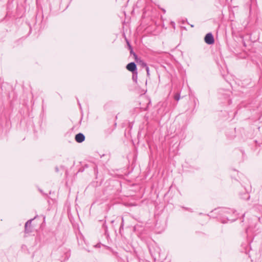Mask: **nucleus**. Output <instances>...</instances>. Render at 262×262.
<instances>
[{"label":"nucleus","mask_w":262,"mask_h":262,"mask_svg":"<svg viewBox=\"0 0 262 262\" xmlns=\"http://www.w3.org/2000/svg\"><path fill=\"white\" fill-rule=\"evenodd\" d=\"M205 42L208 45H212L214 42L213 35L211 33H207L204 38Z\"/></svg>","instance_id":"obj_1"},{"label":"nucleus","mask_w":262,"mask_h":262,"mask_svg":"<svg viewBox=\"0 0 262 262\" xmlns=\"http://www.w3.org/2000/svg\"><path fill=\"white\" fill-rule=\"evenodd\" d=\"M126 69L130 72H132L133 73H134L135 72H137V66L135 62H132L129 63L126 66Z\"/></svg>","instance_id":"obj_2"},{"label":"nucleus","mask_w":262,"mask_h":262,"mask_svg":"<svg viewBox=\"0 0 262 262\" xmlns=\"http://www.w3.org/2000/svg\"><path fill=\"white\" fill-rule=\"evenodd\" d=\"M76 141L78 143H81L85 140V136L82 133L77 134L75 137Z\"/></svg>","instance_id":"obj_3"},{"label":"nucleus","mask_w":262,"mask_h":262,"mask_svg":"<svg viewBox=\"0 0 262 262\" xmlns=\"http://www.w3.org/2000/svg\"><path fill=\"white\" fill-rule=\"evenodd\" d=\"M34 219H30L29 220H28L25 224V232L26 233H29L31 231V223H32V221Z\"/></svg>","instance_id":"obj_4"},{"label":"nucleus","mask_w":262,"mask_h":262,"mask_svg":"<svg viewBox=\"0 0 262 262\" xmlns=\"http://www.w3.org/2000/svg\"><path fill=\"white\" fill-rule=\"evenodd\" d=\"M137 62H139L142 68H146L148 67L147 64L142 60L138 59V61Z\"/></svg>","instance_id":"obj_5"},{"label":"nucleus","mask_w":262,"mask_h":262,"mask_svg":"<svg viewBox=\"0 0 262 262\" xmlns=\"http://www.w3.org/2000/svg\"><path fill=\"white\" fill-rule=\"evenodd\" d=\"M130 54H133V55L135 56V59H136V61H137V62H138V58H137V55H136V54L133 52V49H130Z\"/></svg>","instance_id":"obj_6"},{"label":"nucleus","mask_w":262,"mask_h":262,"mask_svg":"<svg viewBox=\"0 0 262 262\" xmlns=\"http://www.w3.org/2000/svg\"><path fill=\"white\" fill-rule=\"evenodd\" d=\"M132 78L134 81H136L137 79V72H135L134 73H133Z\"/></svg>","instance_id":"obj_7"},{"label":"nucleus","mask_w":262,"mask_h":262,"mask_svg":"<svg viewBox=\"0 0 262 262\" xmlns=\"http://www.w3.org/2000/svg\"><path fill=\"white\" fill-rule=\"evenodd\" d=\"M174 99H175V100L178 101L180 99V95H179V94H177L175 95Z\"/></svg>","instance_id":"obj_8"},{"label":"nucleus","mask_w":262,"mask_h":262,"mask_svg":"<svg viewBox=\"0 0 262 262\" xmlns=\"http://www.w3.org/2000/svg\"><path fill=\"white\" fill-rule=\"evenodd\" d=\"M145 69H146V71L147 72V75L148 76H149V70L148 67H146Z\"/></svg>","instance_id":"obj_9"},{"label":"nucleus","mask_w":262,"mask_h":262,"mask_svg":"<svg viewBox=\"0 0 262 262\" xmlns=\"http://www.w3.org/2000/svg\"><path fill=\"white\" fill-rule=\"evenodd\" d=\"M126 42H127V44L129 49L130 50V49H132V47L131 45H130L129 41L127 40H126Z\"/></svg>","instance_id":"obj_10"},{"label":"nucleus","mask_w":262,"mask_h":262,"mask_svg":"<svg viewBox=\"0 0 262 262\" xmlns=\"http://www.w3.org/2000/svg\"><path fill=\"white\" fill-rule=\"evenodd\" d=\"M56 170L57 171L58 170L57 168H56Z\"/></svg>","instance_id":"obj_11"}]
</instances>
